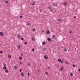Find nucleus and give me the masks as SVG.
I'll use <instances>...</instances> for the list:
<instances>
[{
    "mask_svg": "<svg viewBox=\"0 0 80 80\" xmlns=\"http://www.w3.org/2000/svg\"><path fill=\"white\" fill-rule=\"evenodd\" d=\"M46 33L47 35H49V34H50V31L47 30L46 31Z\"/></svg>",
    "mask_w": 80,
    "mask_h": 80,
    "instance_id": "1",
    "label": "nucleus"
},
{
    "mask_svg": "<svg viewBox=\"0 0 80 80\" xmlns=\"http://www.w3.org/2000/svg\"><path fill=\"white\" fill-rule=\"evenodd\" d=\"M0 35L1 36H3V32H0Z\"/></svg>",
    "mask_w": 80,
    "mask_h": 80,
    "instance_id": "2",
    "label": "nucleus"
},
{
    "mask_svg": "<svg viewBox=\"0 0 80 80\" xmlns=\"http://www.w3.org/2000/svg\"><path fill=\"white\" fill-rule=\"evenodd\" d=\"M52 38L53 39H55L57 38V36L55 35H53L52 36Z\"/></svg>",
    "mask_w": 80,
    "mask_h": 80,
    "instance_id": "3",
    "label": "nucleus"
},
{
    "mask_svg": "<svg viewBox=\"0 0 80 80\" xmlns=\"http://www.w3.org/2000/svg\"><path fill=\"white\" fill-rule=\"evenodd\" d=\"M63 4L64 6H66V5H67V2H63Z\"/></svg>",
    "mask_w": 80,
    "mask_h": 80,
    "instance_id": "4",
    "label": "nucleus"
},
{
    "mask_svg": "<svg viewBox=\"0 0 80 80\" xmlns=\"http://www.w3.org/2000/svg\"><path fill=\"white\" fill-rule=\"evenodd\" d=\"M18 37L19 38H21V35H20V34H18Z\"/></svg>",
    "mask_w": 80,
    "mask_h": 80,
    "instance_id": "5",
    "label": "nucleus"
},
{
    "mask_svg": "<svg viewBox=\"0 0 80 80\" xmlns=\"http://www.w3.org/2000/svg\"><path fill=\"white\" fill-rule=\"evenodd\" d=\"M44 58L45 59H47V58H48V57H47V56L45 55L44 57Z\"/></svg>",
    "mask_w": 80,
    "mask_h": 80,
    "instance_id": "6",
    "label": "nucleus"
},
{
    "mask_svg": "<svg viewBox=\"0 0 80 80\" xmlns=\"http://www.w3.org/2000/svg\"><path fill=\"white\" fill-rule=\"evenodd\" d=\"M32 40L33 41H35V38L34 37L32 38Z\"/></svg>",
    "mask_w": 80,
    "mask_h": 80,
    "instance_id": "7",
    "label": "nucleus"
},
{
    "mask_svg": "<svg viewBox=\"0 0 80 80\" xmlns=\"http://www.w3.org/2000/svg\"><path fill=\"white\" fill-rule=\"evenodd\" d=\"M8 58H11L12 57V56H11L10 54H8Z\"/></svg>",
    "mask_w": 80,
    "mask_h": 80,
    "instance_id": "8",
    "label": "nucleus"
},
{
    "mask_svg": "<svg viewBox=\"0 0 80 80\" xmlns=\"http://www.w3.org/2000/svg\"><path fill=\"white\" fill-rule=\"evenodd\" d=\"M48 41H52V40L49 38H48Z\"/></svg>",
    "mask_w": 80,
    "mask_h": 80,
    "instance_id": "9",
    "label": "nucleus"
},
{
    "mask_svg": "<svg viewBox=\"0 0 80 80\" xmlns=\"http://www.w3.org/2000/svg\"><path fill=\"white\" fill-rule=\"evenodd\" d=\"M21 75L22 76V77H23V76H24V74L23 73V72H21Z\"/></svg>",
    "mask_w": 80,
    "mask_h": 80,
    "instance_id": "10",
    "label": "nucleus"
},
{
    "mask_svg": "<svg viewBox=\"0 0 80 80\" xmlns=\"http://www.w3.org/2000/svg\"><path fill=\"white\" fill-rule=\"evenodd\" d=\"M3 69H4V70H6L7 67H3Z\"/></svg>",
    "mask_w": 80,
    "mask_h": 80,
    "instance_id": "11",
    "label": "nucleus"
},
{
    "mask_svg": "<svg viewBox=\"0 0 80 80\" xmlns=\"http://www.w3.org/2000/svg\"><path fill=\"white\" fill-rule=\"evenodd\" d=\"M5 72H6V73H8V70L7 69H6L5 70Z\"/></svg>",
    "mask_w": 80,
    "mask_h": 80,
    "instance_id": "12",
    "label": "nucleus"
},
{
    "mask_svg": "<svg viewBox=\"0 0 80 80\" xmlns=\"http://www.w3.org/2000/svg\"><path fill=\"white\" fill-rule=\"evenodd\" d=\"M3 66H4V67H6L7 66V65H6V64L5 63H4L3 64Z\"/></svg>",
    "mask_w": 80,
    "mask_h": 80,
    "instance_id": "13",
    "label": "nucleus"
},
{
    "mask_svg": "<svg viewBox=\"0 0 80 80\" xmlns=\"http://www.w3.org/2000/svg\"><path fill=\"white\" fill-rule=\"evenodd\" d=\"M18 48H20V45H18Z\"/></svg>",
    "mask_w": 80,
    "mask_h": 80,
    "instance_id": "14",
    "label": "nucleus"
},
{
    "mask_svg": "<svg viewBox=\"0 0 80 80\" xmlns=\"http://www.w3.org/2000/svg\"><path fill=\"white\" fill-rule=\"evenodd\" d=\"M61 59L60 58H59L58 59V62H61Z\"/></svg>",
    "mask_w": 80,
    "mask_h": 80,
    "instance_id": "15",
    "label": "nucleus"
},
{
    "mask_svg": "<svg viewBox=\"0 0 80 80\" xmlns=\"http://www.w3.org/2000/svg\"><path fill=\"white\" fill-rule=\"evenodd\" d=\"M19 59H20V60H22V57L20 56L19 57Z\"/></svg>",
    "mask_w": 80,
    "mask_h": 80,
    "instance_id": "16",
    "label": "nucleus"
},
{
    "mask_svg": "<svg viewBox=\"0 0 80 80\" xmlns=\"http://www.w3.org/2000/svg\"><path fill=\"white\" fill-rule=\"evenodd\" d=\"M5 3H8V1H6L5 2Z\"/></svg>",
    "mask_w": 80,
    "mask_h": 80,
    "instance_id": "17",
    "label": "nucleus"
},
{
    "mask_svg": "<svg viewBox=\"0 0 80 80\" xmlns=\"http://www.w3.org/2000/svg\"><path fill=\"white\" fill-rule=\"evenodd\" d=\"M14 68L15 69H17V66H14Z\"/></svg>",
    "mask_w": 80,
    "mask_h": 80,
    "instance_id": "18",
    "label": "nucleus"
},
{
    "mask_svg": "<svg viewBox=\"0 0 80 80\" xmlns=\"http://www.w3.org/2000/svg\"><path fill=\"white\" fill-rule=\"evenodd\" d=\"M70 76H71L72 77V76H73V74L72 73H71L70 74Z\"/></svg>",
    "mask_w": 80,
    "mask_h": 80,
    "instance_id": "19",
    "label": "nucleus"
},
{
    "mask_svg": "<svg viewBox=\"0 0 80 80\" xmlns=\"http://www.w3.org/2000/svg\"><path fill=\"white\" fill-rule=\"evenodd\" d=\"M42 45H45V42H43L42 43Z\"/></svg>",
    "mask_w": 80,
    "mask_h": 80,
    "instance_id": "20",
    "label": "nucleus"
},
{
    "mask_svg": "<svg viewBox=\"0 0 80 80\" xmlns=\"http://www.w3.org/2000/svg\"><path fill=\"white\" fill-rule=\"evenodd\" d=\"M43 50H47V48L45 47L44 48H43Z\"/></svg>",
    "mask_w": 80,
    "mask_h": 80,
    "instance_id": "21",
    "label": "nucleus"
},
{
    "mask_svg": "<svg viewBox=\"0 0 80 80\" xmlns=\"http://www.w3.org/2000/svg\"><path fill=\"white\" fill-rule=\"evenodd\" d=\"M35 4V2H32V5H34Z\"/></svg>",
    "mask_w": 80,
    "mask_h": 80,
    "instance_id": "22",
    "label": "nucleus"
},
{
    "mask_svg": "<svg viewBox=\"0 0 80 80\" xmlns=\"http://www.w3.org/2000/svg\"><path fill=\"white\" fill-rule=\"evenodd\" d=\"M48 8L49 9V10H51V8H50V7H48Z\"/></svg>",
    "mask_w": 80,
    "mask_h": 80,
    "instance_id": "23",
    "label": "nucleus"
},
{
    "mask_svg": "<svg viewBox=\"0 0 80 80\" xmlns=\"http://www.w3.org/2000/svg\"><path fill=\"white\" fill-rule=\"evenodd\" d=\"M48 70H50V66H48Z\"/></svg>",
    "mask_w": 80,
    "mask_h": 80,
    "instance_id": "24",
    "label": "nucleus"
},
{
    "mask_svg": "<svg viewBox=\"0 0 80 80\" xmlns=\"http://www.w3.org/2000/svg\"><path fill=\"white\" fill-rule=\"evenodd\" d=\"M21 56H23V53H21Z\"/></svg>",
    "mask_w": 80,
    "mask_h": 80,
    "instance_id": "25",
    "label": "nucleus"
},
{
    "mask_svg": "<svg viewBox=\"0 0 80 80\" xmlns=\"http://www.w3.org/2000/svg\"><path fill=\"white\" fill-rule=\"evenodd\" d=\"M0 53L2 54V53H3V52H2V51H0Z\"/></svg>",
    "mask_w": 80,
    "mask_h": 80,
    "instance_id": "26",
    "label": "nucleus"
},
{
    "mask_svg": "<svg viewBox=\"0 0 80 80\" xmlns=\"http://www.w3.org/2000/svg\"><path fill=\"white\" fill-rule=\"evenodd\" d=\"M60 62L61 63H63V61L62 60Z\"/></svg>",
    "mask_w": 80,
    "mask_h": 80,
    "instance_id": "27",
    "label": "nucleus"
},
{
    "mask_svg": "<svg viewBox=\"0 0 80 80\" xmlns=\"http://www.w3.org/2000/svg\"><path fill=\"white\" fill-rule=\"evenodd\" d=\"M58 21H60V22H61L62 21V20H60V19H58Z\"/></svg>",
    "mask_w": 80,
    "mask_h": 80,
    "instance_id": "28",
    "label": "nucleus"
},
{
    "mask_svg": "<svg viewBox=\"0 0 80 80\" xmlns=\"http://www.w3.org/2000/svg\"><path fill=\"white\" fill-rule=\"evenodd\" d=\"M27 26H28V25H30V24L27 23Z\"/></svg>",
    "mask_w": 80,
    "mask_h": 80,
    "instance_id": "29",
    "label": "nucleus"
},
{
    "mask_svg": "<svg viewBox=\"0 0 80 80\" xmlns=\"http://www.w3.org/2000/svg\"><path fill=\"white\" fill-rule=\"evenodd\" d=\"M22 40H23V38H21Z\"/></svg>",
    "mask_w": 80,
    "mask_h": 80,
    "instance_id": "30",
    "label": "nucleus"
},
{
    "mask_svg": "<svg viewBox=\"0 0 80 80\" xmlns=\"http://www.w3.org/2000/svg\"><path fill=\"white\" fill-rule=\"evenodd\" d=\"M73 67H75V66L74 65H73Z\"/></svg>",
    "mask_w": 80,
    "mask_h": 80,
    "instance_id": "31",
    "label": "nucleus"
},
{
    "mask_svg": "<svg viewBox=\"0 0 80 80\" xmlns=\"http://www.w3.org/2000/svg\"><path fill=\"white\" fill-rule=\"evenodd\" d=\"M28 76H29V75H30V73H28Z\"/></svg>",
    "mask_w": 80,
    "mask_h": 80,
    "instance_id": "32",
    "label": "nucleus"
},
{
    "mask_svg": "<svg viewBox=\"0 0 80 80\" xmlns=\"http://www.w3.org/2000/svg\"><path fill=\"white\" fill-rule=\"evenodd\" d=\"M20 72H22V69H20Z\"/></svg>",
    "mask_w": 80,
    "mask_h": 80,
    "instance_id": "33",
    "label": "nucleus"
},
{
    "mask_svg": "<svg viewBox=\"0 0 80 80\" xmlns=\"http://www.w3.org/2000/svg\"><path fill=\"white\" fill-rule=\"evenodd\" d=\"M20 64H21V65H22V63L21 62H20Z\"/></svg>",
    "mask_w": 80,
    "mask_h": 80,
    "instance_id": "34",
    "label": "nucleus"
},
{
    "mask_svg": "<svg viewBox=\"0 0 80 80\" xmlns=\"http://www.w3.org/2000/svg\"><path fill=\"white\" fill-rule=\"evenodd\" d=\"M20 18H22V16H20Z\"/></svg>",
    "mask_w": 80,
    "mask_h": 80,
    "instance_id": "35",
    "label": "nucleus"
},
{
    "mask_svg": "<svg viewBox=\"0 0 80 80\" xmlns=\"http://www.w3.org/2000/svg\"><path fill=\"white\" fill-rule=\"evenodd\" d=\"M27 42H25L24 44H27Z\"/></svg>",
    "mask_w": 80,
    "mask_h": 80,
    "instance_id": "36",
    "label": "nucleus"
},
{
    "mask_svg": "<svg viewBox=\"0 0 80 80\" xmlns=\"http://www.w3.org/2000/svg\"><path fill=\"white\" fill-rule=\"evenodd\" d=\"M35 29H33V31H35Z\"/></svg>",
    "mask_w": 80,
    "mask_h": 80,
    "instance_id": "37",
    "label": "nucleus"
},
{
    "mask_svg": "<svg viewBox=\"0 0 80 80\" xmlns=\"http://www.w3.org/2000/svg\"><path fill=\"white\" fill-rule=\"evenodd\" d=\"M62 69H63V68H62L61 69V70H62Z\"/></svg>",
    "mask_w": 80,
    "mask_h": 80,
    "instance_id": "38",
    "label": "nucleus"
},
{
    "mask_svg": "<svg viewBox=\"0 0 80 80\" xmlns=\"http://www.w3.org/2000/svg\"><path fill=\"white\" fill-rule=\"evenodd\" d=\"M78 70L79 72H80V68H79Z\"/></svg>",
    "mask_w": 80,
    "mask_h": 80,
    "instance_id": "39",
    "label": "nucleus"
},
{
    "mask_svg": "<svg viewBox=\"0 0 80 80\" xmlns=\"http://www.w3.org/2000/svg\"><path fill=\"white\" fill-rule=\"evenodd\" d=\"M69 33H72V31H70L69 32Z\"/></svg>",
    "mask_w": 80,
    "mask_h": 80,
    "instance_id": "40",
    "label": "nucleus"
},
{
    "mask_svg": "<svg viewBox=\"0 0 80 80\" xmlns=\"http://www.w3.org/2000/svg\"><path fill=\"white\" fill-rule=\"evenodd\" d=\"M66 63H67V64H68V62H66Z\"/></svg>",
    "mask_w": 80,
    "mask_h": 80,
    "instance_id": "41",
    "label": "nucleus"
},
{
    "mask_svg": "<svg viewBox=\"0 0 80 80\" xmlns=\"http://www.w3.org/2000/svg\"><path fill=\"white\" fill-rule=\"evenodd\" d=\"M46 75H47V74H48V72H46Z\"/></svg>",
    "mask_w": 80,
    "mask_h": 80,
    "instance_id": "42",
    "label": "nucleus"
},
{
    "mask_svg": "<svg viewBox=\"0 0 80 80\" xmlns=\"http://www.w3.org/2000/svg\"><path fill=\"white\" fill-rule=\"evenodd\" d=\"M28 64L29 65V66H30V63H29Z\"/></svg>",
    "mask_w": 80,
    "mask_h": 80,
    "instance_id": "43",
    "label": "nucleus"
},
{
    "mask_svg": "<svg viewBox=\"0 0 80 80\" xmlns=\"http://www.w3.org/2000/svg\"><path fill=\"white\" fill-rule=\"evenodd\" d=\"M74 18H76V17L74 16Z\"/></svg>",
    "mask_w": 80,
    "mask_h": 80,
    "instance_id": "44",
    "label": "nucleus"
},
{
    "mask_svg": "<svg viewBox=\"0 0 80 80\" xmlns=\"http://www.w3.org/2000/svg\"><path fill=\"white\" fill-rule=\"evenodd\" d=\"M42 32H43V30H42Z\"/></svg>",
    "mask_w": 80,
    "mask_h": 80,
    "instance_id": "45",
    "label": "nucleus"
},
{
    "mask_svg": "<svg viewBox=\"0 0 80 80\" xmlns=\"http://www.w3.org/2000/svg\"><path fill=\"white\" fill-rule=\"evenodd\" d=\"M32 50H34V48H33Z\"/></svg>",
    "mask_w": 80,
    "mask_h": 80,
    "instance_id": "46",
    "label": "nucleus"
},
{
    "mask_svg": "<svg viewBox=\"0 0 80 80\" xmlns=\"http://www.w3.org/2000/svg\"><path fill=\"white\" fill-rule=\"evenodd\" d=\"M64 50H67V49H64Z\"/></svg>",
    "mask_w": 80,
    "mask_h": 80,
    "instance_id": "47",
    "label": "nucleus"
},
{
    "mask_svg": "<svg viewBox=\"0 0 80 80\" xmlns=\"http://www.w3.org/2000/svg\"><path fill=\"white\" fill-rule=\"evenodd\" d=\"M65 52H67V50H65Z\"/></svg>",
    "mask_w": 80,
    "mask_h": 80,
    "instance_id": "48",
    "label": "nucleus"
},
{
    "mask_svg": "<svg viewBox=\"0 0 80 80\" xmlns=\"http://www.w3.org/2000/svg\"><path fill=\"white\" fill-rule=\"evenodd\" d=\"M38 71L39 72V70H38Z\"/></svg>",
    "mask_w": 80,
    "mask_h": 80,
    "instance_id": "49",
    "label": "nucleus"
},
{
    "mask_svg": "<svg viewBox=\"0 0 80 80\" xmlns=\"http://www.w3.org/2000/svg\"><path fill=\"white\" fill-rule=\"evenodd\" d=\"M32 52H34V50H32Z\"/></svg>",
    "mask_w": 80,
    "mask_h": 80,
    "instance_id": "50",
    "label": "nucleus"
}]
</instances>
